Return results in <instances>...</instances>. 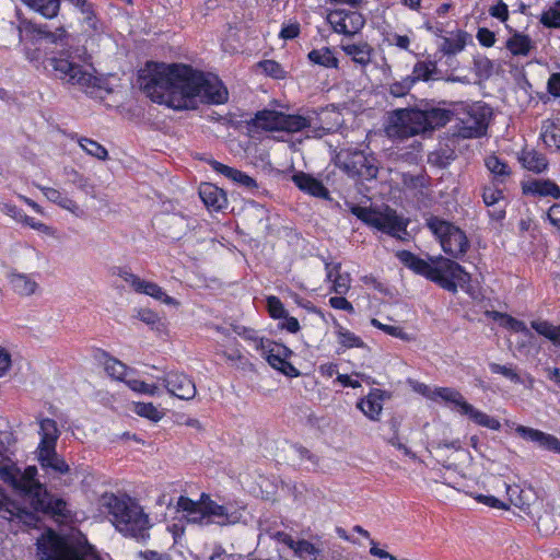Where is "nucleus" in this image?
Returning a JSON list of instances; mask_svg holds the SVG:
<instances>
[{
  "mask_svg": "<svg viewBox=\"0 0 560 560\" xmlns=\"http://www.w3.org/2000/svg\"><path fill=\"white\" fill-rule=\"evenodd\" d=\"M140 89L153 101L174 109H194L198 101L223 104L229 92L218 77L182 63L150 61L138 73Z\"/></svg>",
  "mask_w": 560,
  "mask_h": 560,
  "instance_id": "f257e3e1",
  "label": "nucleus"
},
{
  "mask_svg": "<svg viewBox=\"0 0 560 560\" xmlns=\"http://www.w3.org/2000/svg\"><path fill=\"white\" fill-rule=\"evenodd\" d=\"M37 467L28 466L24 471L14 465L0 467V479L12 487L14 492L25 500L36 512L60 520L71 517V511L67 502L61 498H55L46 488V485L37 479Z\"/></svg>",
  "mask_w": 560,
  "mask_h": 560,
  "instance_id": "f03ea898",
  "label": "nucleus"
},
{
  "mask_svg": "<svg viewBox=\"0 0 560 560\" xmlns=\"http://www.w3.org/2000/svg\"><path fill=\"white\" fill-rule=\"evenodd\" d=\"M397 257L415 272L424 276L451 292H456L458 288L466 289L470 281L469 273L459 264L443 256L427 261L408 250H400L397 253Z\"/></svg>",
  "mask_w": 560,
  "mask_h": 560,
  "instance_id": "7ed1b4c3",
  "label": "nucleus"
},
{
  "mask_svg": "<svg viewBox=\"0 0 560 560\" xmlns=\"http://www.w3.org/2000/svg\"><path fill=\"white\" fill-rule=\"evenodd\" d=\"M39 560H101L94 547L80 532L67 537L50 532L37 540Z\"/></svg>",
  "mask_w": 560,
  "mask_h": 560,
  "instance_id": "20e7f679",
  "label": "nucleus"
},
{
  "mask_svg": "<svg viewBox=\"0 0 560 560\" xmlns=\"http://www.w3.org/2000/svg\"><path fill=\"white\" fill-rule=\"evenodd\" d=\"M106 505L113 517V524L125 536L139 540H145L149 537V516L139 504L129 498H118L112 494L107 499Z\"/></svg>",
  "mask_w": 560,
  "mask_h": 560,
  "instance_id": "39448f33",
  "label": "nucleus"
},
{
  "mask_svg": "<svg viewBox=\"0 0 560 560\" xmlns=\"http://www.w3.org/2000/svg\"><path fill=\"white\" fill-rule=\"evenodd\" d=\"M43 66L56 79L78 85L86 93L93 94L96 89L101 88L102 80L71 60L70 55L66 51H61L59 56L46 58L43 60Z\"/></svg>",
  "mask_w": 560,
  "mask_h": 560,
  "instance_id": "423d86ee",
  "label": "nucleus"
},
{
  "mask_svg": "<svg viewBox=\"0 0 560 560\" xmlns=\"http://www.w3.org/2000/svg\"><path fill=\"white\" fill-rule=\"evenodd\" d=\"M351 212L366 225L394 237L402 238L407 234V220L387 206L381 208L353 206Z\"/></svg>",
  "mask_w": 560,
  "mask_h": 560,
  "instance_id": "0eeeda50",
  "label": "nucleus"
},
{
  "mask_svg": "<svg viewBox=\"0 0 560 560\" xmlns=\"http://www.w3.org/2000/svg\"><path fill=\"white\" fill-rule=\"evenodd\" d=\"M427 225L439 240L445 254L459 258L469 248V242L465 232L455 224L438 217H431L427 220Z\"/></svg>",
  "mask_w": 560,
  "mask_h": 560,
  "instance_id": "6e6552de",
  "label": "nucleus"
},
{
  "mask_svg": "<svg viewBox=\"0 0 560 560\" xmlns=\"http://www.w3.org/2000/svg\"><path fill=\"white\" fill-rule=\"evenodd\" d=\"M422 110L399 108L388 114L386 135L392 139H407L423 132Z\"/></svg>",
  "mask_w": 560,
  "mask_h": 560,
  "instance_id": "1a4fd4ad",
  "label": "nucleus"
},
{
  "mask_svg": "<svg viewBox=\"0 0 560 560\" xmlns=\"http://www.w3.org/2000/svg\"><path fill=\"white\" fill-rule=\"evenodd\" d=\"M338 164L350 175L362 179L375 178L378 172L376 159L363 152L339 153Z\"/></svg>",
  "mask_w": 560,
  "mask_h": 560,
  "instance_id": "9d476101",
  "label": "nucleus"
},
{
  "mask_svg": "<svg viewBox=\"0 0 560 560\" xmlns=\"http://www.w3.org/2000/svg\"><path fill=\"white\" fill-rule=\"evenodd\" d=\"M408 384L415 393L435 402L443 401L445 404H450L459 413L463 411L464 405L467 404L464 396L455 388L438 386L431 387L415 380H408Z\"/></svg>",
  "mask_w": 560,
  "mask_h": 560,
  "instance_id": "9b49d317",
  "label": "nucleus"
},
{
  "mask_svg": "<svg viewBox=\"0 0 560 560\" xmlns=\"http://www.w3.org/2000/svg\"><path fill=\"white\" fill-rule=\"evenodd\" d=\"M490 117V108L475 104L460 118L457 135L463 138H478L486 133Z\"/></svg>",
  "mask_w": 560,
  "mask_h": 560,
  "instance_id": "f8f14e48",
  "label": "nucleus"
},
{
  "mask_svg": "<svg viewBox=\"0 0 560 560\" xmlns=\"http://www.w3.org/2000/svg\"><path fill=\"white\" fill-rule=\"evenodd\" d=\"M327 21L336 33L347 36L355 35L365 24L361 13L346 9L331 10L327 15Z\"/></svg>",
  "mask_w": 560,
  "mask_h": 560,
  "instance_id": "ddd939ff",
  "label": "nucleus"
},
{
  "mask_svg": "<svg viewBox=\"0 0 560 560\" xmlns=\"http://www.w3.org/2000/svg\"><path fill=\"white\" fill-rule=\"evenodd\" d=\"M192 522L202 525L214 523L223 526L230 523H234L235 517L228 513L225 506L210 500L207 494H202L199 516H192Z\"/></svg>",
  "mask_w": 560,
  "mask_h": 560,
  "instance_id": "4468645a",
  "label": "nucleus"
},
{
  "mask_svg": "<svg viewBox=\"0 0 560 560\" xmlns=\"http://www.w3.org/2000/svg\"><path fill=\"white\" fill-rule=\"evenodd\" d=\"M19 32V42H22V33L25 32L33 36L35 42L38 39H46L51 44H68L69 34L63 26L57 27L54 32H51L47 24H36L31 21H23L20 26H18Z\"/></svg>",
  "mask_w": 560,
  "mask_h": 560,
  "instance_id": "2eb2a0df",
  "label": "nucleus"
},
{
  "mask_svg": "<svg viewBox=\"0 0 560 560\" xmlns=\"http://www.w3.org/2000/svg\"><path fill=\"white\" fill-rule=\"evenodd\" d=\"M196 222L192 218L185 217L182 213H164L158 218V224L165 237L180 240L187 232L194 228Z\"/></svg>",
  "mask_w": 560,
  "mask_h": 560,
  "instance_id": "dca6fc26",
  "label": "nucleus"
},
{
  "mask_svg": "<svg viewBox=\"0 0 560 560\" xmlns=\"http://www.w3.org/2000/svg\"><path fill=\"white\" fill-rule=\"evenodd\" d=\"M392 398V394L381 388H372L368 395L357 401V408L371 421H380L384 402Z\"/></svg>",
  "mask_w": 560,
  "mask_h": 560,
  "instance_id": "f3484780",
  "label": "nucleus"
},
{
  "mask_svg": "<svg viewBox=\"0 0 560 560\" xmlns=\"http://www.w3.org/2000/svg\"><path fill=\"white\" fill-rule=\"evenodd\" d=\"M511 427L523 440L533 442L545 451L560 454V440L556 435L522 424L512 423Z\"/></svg>",
  "mask_w": 560,
  "mask_h": 560,
  "instance_id": "a211bd4d",
  "label": "nucleus"
},
{
  "mask_svg": "<svg viewBox=\"0 0 560 560\" xmlns=\"http://www.w3.org/2000/svg\"><path fill=\"white\" fill-rule=\"evenodd\" d=\"M167 392L183 400H190L196 396L197 389L191 377L179 372H170L163 378Z\"/></svg>",
  "mask_w": 560,
  "mask_h": 560,
  "instance_id": "6ab92c4d",
  "label": "nucleus"
},
{
  "mask_svg": "<svg viewBox=\"0 0 560 560\" xmlns=\"http://www.w3.org/2000/svg\"><path fill=\"white\" fill-rule=\"evenodd\" d=\"M257 350L261 351V354L272 368L282 371L284 374H290L287 369L295 371V369L284 360V357L290 352L285 346L266 339L259 341Z\"/></svg>",
  "mask_w": 560,
  "mask_h": 560,
  "instance_id": "aec40b11",
  "label": "nucleus"
},
{
  "mask_svg": "<svg viewBox=\"0 0 560 560\" xmlns=\"http://www.w3.org/2000/svg\"><path fill=\"white\" fill-rule=\"evenodd\" d=\"M439 36V49L446 56H454L463 51L469 39V34L463 30H455L446 35L440 34V30L433 31Z\"/></svg>",
  "mask_w": 560,
  "mask_h": 560,
  "instance_id": "412c9836",
  "label": "nucleus"
},
{
  "mask_svg": "<svg viewBox=\"0 0 560 560\" xmlns=\"http://www.w3.org/2000/svg\"><path fill=\"white\" fill-rule=\"evenodd\" d=\"M37 458L42 466V468L48 472L51 470L58 475L68 474L70 470L69 465L65 462V459L57 454L56 446L52 447H38L37 448Z\"/></svg>",
  "mask_w": 560,
  "mask_h": 560,
  "instance_id": "4be33fe9",
  "label": "nucleus"
},
{
  "mask_svg": "<svg viewBox=\"0 0 560 560\" xmlns=\"http://www.w3.org/2000/svg\"><path fill=\"white\" fill-rule=\"evenodd\" d=\"M326 279L331 282V291L337 294H346L351 287V277L348 272H341L339 262H326Z\"/></svg>",
  "mask_w": 560,
  "mask_h": 560,
  "instance_id": "5701e85b",
  "label": "nucleus"
},
{
  "mask_svg": "<svg viewBox=\"0 0 560 560\" xmlns=\"http://www.w3.org/2000/svg\"><path fill=\"white\" fill-rule=\"evenodd\" d=\"M523 191L526 195L560 198V188L549 179H532L523 184Z\"/></svg>",
  "mask_w": 560,
  "mask_h": 560,
  "instance_id": "b1692460",
  "label": "nucleus"
},
{
  "mask_svg": "<svg viewBox=\"0 0 560 560\" xmlns=\"http://www.w3.org/2000/svg\"><path fill=\"white\" fill-rule=\"evenodd\" d=\"M199 197L208 208L221 210L226 206L225 192L213 184L205 183L199 188Z\"/></svg>",
  "mask_w": 560,
  "mask_h": 560,
  "instance_id": "393cba45",
  "label": "nucleus"
},
{
  "mask_svg": "<svg viewBox=\"0 0 560 560\" xmlns=\"http://www.w3.org/2000/svg\"><path fill=\"white\" fill-rule=\"evenodd\" d=\"M463 416H467L472 422L478 425L485 427L487 429L499 431L501 428V423L494 417L487 415L486 412L475 408L471 404L467 401L464 405V409L460 412Z\"/></svg>",
  "mask_w": 560,
  "mask_h": 560,
  "instance_id": "a878e982",
  "label": "nucleus"
},
{
  "mask_svg": "<svg viewBox=\"0 0 560 560\" xmlns=\"http://www.w3.org/2000/svg\"><path fill=\"white\" fill-rule=\"evenodd\" d=\"M341 49L361 67H366L371 62L372 47L368 43L342 44Z\"/></svg>",
  "mask_w": 560,
  "mask_h": 560,
  "instance_id": "bb28decb",
  "label": "nucleus"
},
{
  "mask_svg": "<svg viewBox=\"0 0 560 560\" xmlns=\"http://www.w3.org/2000/svg\"><path fill=\"white\" fill-rule=\"evenodd\" d=\"M282 113L277 110L264 109L256 113L252 119L253 126L265 130H279L281 124Z\"/></svg>",
  "mask_w": 560,
  "mask_h": 560,
  "instance_id": "cd10ccee",
  "label": "nucleus"
},
{
  "mask_svg": "<svg viewBox=\"0 0 560 560\" xmlns=\"http://www.w3.org/2000/svg\"><path fill=\"white\" fill-rule=\"evenodd\" d=\"M43 191L49 201L57 203L59 207L70 211L71 213H73L77 217L83 215V210L80 208V206L74 200L62 195L59 190H57L55 188L46 187V188H43Z\"/></svg>",
  "mask_w": 560,
  "mask_h": 560,
  "instance_id": "c85d7f7f",
  "label": "nucleus"
},
{
  "mask_svg": "<svg viewBox=\"0 0 560 560\" xmlns=\"http://www.w3.org/2000/svg\"><path fill=\"white\" fill-rule=\"evenodd\" d=\"M505 47L513 56L526 57L534 48V43L527 35L515 33L508 38Z\"/></svg>",
  "mask_w": 560,
  "mask_h": 560,
  "instance_id": "c756f323",
  "label": "nucleus"
},
{
  "mask_svg": "<svg viewBox=\"0 0 560 560\" xmlns=\"http://www.w3.org/2000/svg\"><path fill=\"white\" fill-rule=\"evenodd\" d=\"M423 115V132L428 129H434L442 127L450 121L451 113L442 108H431L429 110H422Z\"/></svg>",
  "mask_w": 560,
  "mask_h": 560,
  "instance_id": "7c9ffc66",
  "label": "nucleus"
},
{
  "mask_svg": "<svg viewBox=\"0 0 560 560\" xmlns=\"http://www.w3.org/2000/svg\"><path fill=\"white\" fill-rule=\"evenodd\" d=\"M520 161L526 170L535 173H541L548 166L546 156L534 150L523 151Z\"/></svg>",
  "mask_w": 560,
  "mask_h": 560,
  "instance_id": "2f4dec72",
  "label": "nucleus"
},
{
  "mask_svg": "<svg viewBox=\"0 0 560 560\" xmlns=\"http://www.w3.org/2000/svg\"><path fill=\"white\" fill-rule=\"evenodd\" d=\"M32 10L38 12L46 19H52L58 15L60 10V0H22Z\"/></svg>",
  "mask_w": 560,
  "mask_h": 560,
  "instance_id": "473e14b6",
  "label": "nucleus"
},
{
  "mask_svg": "<svg viewBox=\"0 0 560 560\" xmlns=\"http://www.w3.org/2000/svg\"><path fill=\"white\" fill-rule=\"evenodd\" d=\"M42 440L38 447H52L59 438V430L57 423L52 419H43L39 422Z\"/></svg>",
  "mask_w": 560,
  "mask_h": 560,
  "instance_id": "72a5a7b5",
  "label": "nucleus"
},
{
  "mask_svg": "<svg viewBox=\"0 0 560 560\" xmlns=\"http://www.w3.org/2000/svg\"><path fill=\"white\" fill-rule=\"evenodd\" d=\"M335 334L337 337V341L343 348H363L365 345L363 340L357 336L354 332L349 329L342 327L334 317H332Z\"/></svg>",
  "mask_w": 560,
  "mask_h": 560,
  "instance_id": "f704fd0d",
  "label": "nucleus"
},
{
  "mask_svg": "<svg viewBox=\"0 0 560 560\" xmlns=\"http://www.w3.org/2000/svg\"><path fill=\"white\" fill-rule=\"evenodd\" d=\"M485 165L492 174L493 178L499 183H504L511 174L509 165L494 154L488 155L485 159Z\"/></svg>",
  "mask_w": 560,
  "mask_h": 560,
  "instance_id": "c9c22d12",
  "label": "nucleus"
},
{
  "mask_svg": "<svg viewBox=\"0 0 560 560\" xmlns=\"http://www.w3.org/2000/svg\"><path fill=\"white\" fill-rule=\"evenodd\" d=\"M532 328L540 336L550 340L555 346H560V325H553L547 320H533Z\"/></svg>",
  "mask_w": 560,
  "mask_h": 560,
  "instance_id": "e433bc0d",
  "label": "nucleus"
},
{
  "mask_svg": "<svg viewBox=\"0 0 560 560\" xmlns=\"http://www.w3.org/2000/svg\"><path fill=\"white\" fill-rule=\"evenodd\" d=\"M10 282L18 294L25 296L35 293L38 287L35 280L22 273L11 275Z\"/></svg>",
  "mask_w": 560,
  "mask_h": 560,
  "instance_id": "4c0bfd02",
  "label": "nucleus"
},
{
  "mask_svg": "<svg viewBox=\"0 0 560 560\" xmlns=\"http://www.w3.org/2000/svg\"><path fill=\"white\" fill-rule=\"evenodd\" d=\"M139 287L140 288L137 289V292L148 294L159 301H162L163 303H165L167 305L178 304L175 299H173L172 296H168L163 291V289L154 282H149V281L142 280L141 285H139Z\"/></svg>",
  "mask_w": 560,
  "mask_h": 560,
  "instance_id": "58836bf2",
  "label": "nucleus"
},
{
  "mask_svg": "<svg viewBox=\"0 0 560 560\" xmlns=\"http://www.w3.org/2000/svg\"><path fill=\"white\" fill-rule=\"evenodd\" d=\"M495 319L500 322V325L514 331L523 334L528 340L534 338L533 332L527 328L524 322H521L510 315L497 313Z\"/></svg>",
  "mask_w": 560,
  "mask_h": 560,
  "instance_id": "ea45409f",
  "label": "nucleus"
},
{
  "mask_svg": "<svg viewBox=\"0 0 560 560\" xmlns=\"http://www.w3.org/2000/svg\"><path fill=\"white\" fill-rule=\"evenodd\" d=\"M68 182L78 187L85 195L91 198H96V191L94 186L90 183V179L80 174L74 168L66 170Z\"/></svg>",
  "mask_w": 560,
  "mask_h": 560,
  "instance_id": "a19ab883",
  "label": "nucleus"
},
{
  "mask_svg": "<svg viewBox=\"0 0 560 560\" xmlns=\"http://www.w3.org/2000/svg\"><path fill=\"white\" fill-rule=\"evenodd\" d=\"M541 139L547 147L560 150V126L546 121L542 125Z\"/></svg>",
  "mask_w": 560,
  "mask_h": 560,
  "instance_id": "79ce46f5",
  "label": "nucleus"
},
{
  "mask_svg": "<svg viewBox=\"0 0 560 560\" xmlns=\"http://www.w3.org/2000/svg\"><path fill=\"white\" fill-rule=\"evenodd\" d=\"M371 325L380 330H382L383 332L392 336V337H395V338H398L402 341H412L415 340V337L410 334H408L407 331L404 330L402 327L400 326H394V325H386V324H383L381 323L378 319L376 318H372L371 319Z\"/></svg>",
  "mask_w": 560,
  "mask_h": 560,
  "instance_id": "37998d69",
  "label": "nucleus"
},
{
  "mask_svg": "<svg viewBox=\"0 0 560 560\" xmlns=\"http://www.w3.org/2000/svg\"><path fill=\"white\" fill-rule=\"evenodd\" d=\"M281 124L279 130L288 132H296L308 126L306 118L299 115H285L282 113Z\"/></svg>",
  "mask_w": 560,
  "mask_h": 560,
  "instance_id": "c03bdc74",
  "label": "nucleus"
},
{
  "mask_svg": "<svg viewBox=\"0 0 560 560\" xmlns=\"http://www.w3.org/2000/svg\"><path fill=\"white\" fill-rule=\"evenodd\" d=\"M133 411L143 418H147L153 422L160 421L164 412L160 411L151 402H135Z\"/></svg>",
  "mask_w": 560,
  "mask_h": 560,
  "instance_id": "a18cd8bd",
  "label": "nucleus"
},
{
  "mask_svg": "<svg viewBox=\"0 0 560 560\" xmlns=\"http://www.w3.org/2000/svg\"><path fill=\"white\" fill-rule=\"evenodd\" d=\"M436 66L434 62L430 61H419L415 65L412 74L408 75L410 79H415V83L417 81H428L432 78V74L435 72Z\"/></svg>",
  "mask_w": 560,
  "mask_h": 560,
  "instance_id": "49530a36",
  "label": "nucleus"
},
{
  "mask_svg": "<svg viewBox=\"0 0 560 560\" xmlns=\"http://www.w3.org/2000/svg\"><path fill=\"white\" fill-rule=\"evenodd\" d=\"M79 144L88 154L98 160L105 161L108 156L107 150L102 144L92 139L81 138L79 140Z\"/></svg>",
  "mask_w": 560,
  "mask_h": 560,
  "instance_id": "de8ad7c7",
  "label": "nucleus"
},
{
  "mask_svg": "<svg viewBox=\"0 0 560 560\" xmlns=\"http://www.w3.org/2000/svg\"><path fill=\"white\" fill-rule=\"evenodd\" d=\"M540 22L547 27H560V0L541 13Z\"/></svg>",
  "mask_w": 560,
  "mask_h": 560,
  "instance_id": "09e8293b",
  "label": "nucleus"
},
{
  "mask_svg": "<svg viewBox=\"0 0 560 560\" xmlns=\"http://www.w3.org/2000/svg\"><path fill=\"white\" fill-rule=\"evenodd\" d=\"M104 357H106V360L104 362V368H105V371L107 372V374L114 378L122 380V376L126 374L127 366L119 360L109 357L105 352H104Z\"/></svg>",
  "mask_w": 560,
  "mask_h": 560,
  "instance_id": "8fccbe9b",
  "label": "nucleus"
},
{
  "mask_svg": "<svg viewBox=\"0 0 560 560\" xmlns=\"http://www.w3.org/2000/svg\"><path fill=\"white\" fill-rule=\"evenodd\" d=\"M415 84V79H410L408 75L400 81H396L389 84L388 92L395 97L405 96L412 85Z\"/></svg>",
  "mask_w": 560,
  "mask_h": 560,
  "instance_id": "3c124183",
  "label": "nucleus"
},
{
  "mask_svg": "<svg viewBox=\"0 0 560 560\" xmlns=\"http://www.w3.org/2000/svg\"><path fill=\"white\" fill-rule=\"evenodd\" d=\"M293 182L303 191L311 196H315V178L305 173H298L293 175Z\"/></svg>",
  "mask_w": 560,
  "mask_h": 560,
  "instance_id": "603ef678",
  "label": "nucleus"
},
{
  "mask_svg": "<svg viewBox=\"0 0 560 560\" xmlns=\"http://www.w3.org/2000/svg\"><path fill=\"white\" fill-rule=\"evenodd\" d=\"M267 310L272 318H287V310L283 303L277 296L270 295L267 298Z\"/></svg>",
  "mask_w": 560,
  "mask_h": 560,
  "instance_id": "864d4df0",
  "label": "nucleus"
},
{
  "mask_svg": "<svg viewBox=\"0 0 560 560\" xmlns=\"http://www.w3.org/2000/svg\"><path fill=\"white\" fill-rule=\"evenodd\" d=\"M177 506L182 511L187 512L189 516L188 521L192 522V516H199L201 501L195 502L191 499L182 495L177 501Z\"/></svg>",
  "mask_w": 560,
  "mask_h": 560,
  "instance_id": "5fc2aeb1",
  "label": "nucleus"
},
{
  "mask_svg": "<svg viewBox=\"0 0 560 560\" xmlns=\"http://www.w3.org/2000/svg\"><path fill=\"white\" fill-rule=\"evenodd\" d=\"M130 389L137 393L145 394L149 396H155L159 394V387L156 385L147 384L140 380H128L126 381Z\"/></svg>",
  "mask_w": 560,
  "mask_h": 560,
  "instance_id": "6e6d98bb",
  "label": "nucleus"
},
{
  "mask_svg": "<svg viewBox=\"0 0 560 560\" xmlns=\"http://www.w3.org/2000/svg\"><path fill=\"white\" fill-rule=\"evenodd\" d=\"M137 318L147 324L153 329L160 330V326L162 325L161 318L158 314L152 312L149 308H140L137 311Z\"/></svg>",
  "mask_w": 560,
  "mask_h": 560,
  "instance_id": "4d7b16f0",
  "label": "nucleus"
},
{
  "mask_svg": "<svg viewBox=\"0 0 560 560\" xmlns=\"http://www.w3.org/2000/svg\"><path fill=\"white\" fill-rule=\"evenodd\" d=\"M317 65L336 69L338 67V59L329 48H322L317 51Z\"/></svg>",
  "mask_w": 560,
  "mask_h": 560,
  "instance_id": "13d9d810",
  "label": "nucleus"
},
{
  "mask_svg": "<svg viewBox=\"0 0 560 560\" xmlns=\"http://www.w3.org/2000/svg\"><path fill=\"white\" fill-rule=\"evenodd\" d=\"M489 368L492 373L501 374L514 383H521L518 374L511 366L491 363Z\"/></svg>",
  "mask_w": 560,
  "mask_h": 560,
  "instance_id": "bf43d9fd",
  "label": "nucleus"
},
{
  "mask_svg": "<svg viewBox=\"0 0 560 560\" xmlns=\"http://www.w3.org/2000/svg\"><path fill=\"white\" fill-rule=\"evenodd\" d=\"M113 275L120 277L126 282L130 283V285L137 291L139 285H141L142 279H140L138 276L133 275L126 268L116 267L113 269Z\"/></svg>",
  "mask_w": 560,
  "mask_h": 560,
  "instance_id": "052dcab7",
  "label": "nucleus"
},
{
  "mask_svg": "<svg viewBox=\"0 0 560 560\" xmlns=\"http://www.w3.org/2000/svg\"><path fill=\"white\" fill-rule=\"evenodd\" d=\"M259 67L264 72L272 78L279 79L283 77L281 66L275 60H264L259 62Z\"/></svg>",
  "mask_w": 560,
  "mask_h": 560,
  "instance_id": "680f3d73",
  "label": "nucleus"
},
{
  "mask_svg": "<svg viewBox=\"0 0 560 560\" xmlns=\"http://www.w3.org/2000/svg\"><path fill=\"white\" fill-rule=\"evenodd\" d=\"M502 191L494 187H487L483 189L482 199L486 206L493 207L502 199Z\"/></svg>",
  "mask_w": 560,
  "mask_h": 560,
  "instance_id": "e2e57ef3",
  "label": "nucleus"
},
{
  "mask_svg": "<svg viewBox=\"0 0 560 560\" xmlns=\"http://www.w3.org/2000/svg\"><path fill=\"white\" fill-rule=\"evenodd\" d=\"M208 163L211 165V167H212L215 172H218V173H220V174L224 175L225 177H228V178H229V179H231L232 182H234V180H235V177H236V175H237V173H238V171H240V170H236V168L230 167V166H228V165H224V164H222V163H220V162H218V161H215V160H209V161H208Z\"/></svg>",
  "mask_w": 560,
  "mask_h": 560,
  "instance_id": "0e129e2a",
  "label": "nucleus"
},
{
  "mask_svg": "<svg viewBox=\"0 0 560 560\" xmlns=\"http://www.w3.org/2000/svg\"><path fill=\"white\" fill-rule=\"evenodd\" d=\"M476 38L483 47H492L495 44V34L487 27L477 31Z\"/></svg>",
  "mask_w": 560,
  "mask_h": 560,
  "instance_id": "69168bd1",
  "label": "nucleus"
},
{
  "mask_svg": "<svg viewBox=\"0 0 560 560\" xmlns=\"http://www.w3.org/2000/svg\"><path fill=\"white\" fill-rule=\"evenodd\" d=\"M293 550L299 557L303 558L305 556H312L315 552V546L307 540L301 539L296 540Z\"/></svg>",
  "mask_w": 560,
  "mask_h": 560,
  "instance_id": "338daca9",
  "label": "nucleus"
},
{
  "mask_svg": "<svg viewBox=\"0 0 560 560\" xmlns=\"http://www.w3.org/2000/svg\"><path fill=\"white\" fill-rule=\"evenodd\" d=\"M491 16L500 20L501 22H505L509 19V9L508 5L500 1L497 4L492 5L489 10Z\"/></svg>",
  "mask_w": 560,
  "mask_h": 560,
  "instance_id": "774afa93",
  "label": "nucleus"
}]
</instances>
